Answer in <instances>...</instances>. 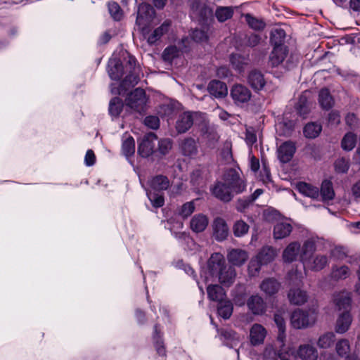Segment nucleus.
I'll use <instances>...</instances> for the list:
<instances>
[{
	"instance_id": "1",
	"label": "nucleus",
	"mask_w": 360,
	"mask_h": 360,
	"mask_svg": "<svg viewBox=\"0 0 360 360\" xmlns=\"http://www.w3.org/2000/svg\"><path fill=\"white\" fill-rule=\"evenodd\" d=\"M127 73L118 88L112 87L114 94H124L129 89L134 86L139 80V67L136 65V59L129 56L124 68L120 60L113 58L108 62V74L112 79L119 80L124 74Z\"/></svg>"
},
{
	"instance_id": "2",
	"label": "nucleus",
	"mask_w": 360,
	"mask_h": 360,
	"mask_svg": "<svg viewBox=\"0 0 360 360\" xmlns=\"http://www.w3.org/2000/svg\"><path fill=\"white\" fill-rule=\"evenodd\" d=\"M155 16L153 8L148 4L142 3L138 8L136 25L141 32L142 36L150 45L155 44L160 38L166 34L170 27V21H165L160 27L150 32V26Z\"/></svg>"
},
{
	"instance_id": "3",
	"label": "nucleus",
	"mask_w": 360,
	"mask_h": 360,
	"mask_svg": "<svg viewBox=\"0 0 360 360\" xmlns=\"http://www.w3.org/2000/svg\"><path fill=\"white\" fill-rule=\"evenodd\" d=\"M207 268L212 276L218 277L221 284L229 287L236 278V273L234 268L226 264L223 255L214 253L211 255L207 262Z\"/></svg>"
},
{
	"instance_id": "4",
	"label": "nucleus",
	"mask_w": 360,
	"mask_h": 360,
	"mask_svg": "<svg viewBox=\"0 0 360 360\" xmlns=\"http://www.w3.org/2000/svg\"><path fill=\"white\" fill-rule=\"evenodd\" d=\"M333 303L338 311H342L338 316L335 323V331L338 333L347 332L352 323V318L349 313L351 297L348 292H340L334 294Z\"/></svg>"
},
{
	"instance_id": "5",
	"label": "nucleus",
	"mask_w": 360,
	"mask_h": 360,
	"mask_svg": "<svg viewBox=\"0 0 360 360\" xmlns=\"http://www.w3.org/2000/svg\"><path fill=\"white\" fill-rule=\"evenodd\" d=\"M206 115L200 112H185L181 114L176 123V129L179 133H185L193 124L206 126Z\"/></svg>"
},
{
	"instance_id": "6",
	"label": "nucleus",
	"mask_w": 360,
	"mask_h": 360,
	"mask_svg": "<svg viewBox=\"0 0 360 360\" xmlns=\"http://www.w3.org/2000/svg\"><path fill=\"white\" fill-rule=\"evenodd\" d=\"M317 319V312L314 309L303 311L295 310L290 317L291 325L294 328L301 329L313 325Z\"/></svg>"
},
{
	"instance_id": "7",
	"label": "nucleus",
	"mask_w": 360,
	"mask_h": 360,
	"mask_svg": "<svg viewBox=\"0 0 360 360\" xmlns=\"http://www.w3.org/2000/svg\"><path fill=\"white\" fill-rule=\"evenodd\" d=\"M222 181L227 185L233 195L240 193L245 190V182L236 169L227 170L223 176Z\"/></svg>"
},
{
	"instance_id": "8",
	"label": "nucleus",
	"mask_w": 360,
	"mask_h": 360,
	"mask_svg": "<svg viewBox=\"0 0 360 360\" xmlns=\"http://www.w3.org/2000/svg\"><path fill=\"white\" fill-rule=\"evenodd\" d=\"M126 105L133 110L141 113L146 110L147 98L143 89L137 88L126 98Z\"/></svg>"
},
{
	"instance_id": "9",
	"label": "nucleus",
	"mask_w": 360,
	"mask_h": 360,
	"mask_svg": "<svg viewBox=\"0 0 360 360\" xmlns=\"http://www.w3.org/2000/svg\"><path fill=\"white\" fill-rule=\"evenodd\" d=\"M230 96L236 105L243 106L250 101L252 92L246 86L236 84L231 87Z\"/></svg>"
},
{
	"instance_id": "10",
	"label": "nucleus",
	"mask_w": 360,
	"mask_h": 360,
	"mask_svg": "<svg viewBox=\"0 0 360 360\" xmlns=\"http://www.w3.org/2000/svg\"><path fill=\"white\" fill-rule=\"evenodd\" d=\"M157 139V136L153 133L145 135L139 145V154L143 158H147L153 154Z\"/></svg>"
},
{
	"instance_id": "11",
	"label": "nucleus",
	"mask_w": 360,
	"mask_h": 360,
	"mask_svg": "<svg viewBox=\"0 0 360 360\" xmlns=\"http://www.w3.org/2000/svg\"><path fill=\"white\" fill-rule=\"evenodd\" d=\"M213 236L218 241L225 240L229 233V229L226 221L221 217H217L212 224Z\"/></svg>"
},
{
	"instance_id": "12",
	"label": "nucleus",
	"mask_w": 360,
	"mask_h": 360,
	"mask_svg": "<svg viewBox=\"0 0 360 360\" xmlns=\"http://www.w3.org/2000/svg\"><path fill=\"white\" fill-rule=\"evenodd\" d=\"M249 310L255 315H262L266 310V304L259 295H253L247 300Z\"/></svg>"
},
{
	"instance_id": "13",
	"label": "nucleus",
	"mask_w": 360,
	"mask_h": 360,
	"mask_svg": "<svg viewBox=\"0 0 360 360\" xmlns=\"http://www.w3.org/2000/svg\"><path fill=\"white\" fill-rule=\"evenodd\" d=\"M292 355L298 356L302 360H316L318 358V351L311 345L303 344L299 346L295 354L292 352Z\"/></svg>"
},
{
	"instance_id": "14",
	"label": "nucleus",
	"mask_w": 360,
	"mask_h": 360,
	"mask_svg": "<svg viewBox=\"0 0 360 360\" xmlns=\"http://www.w3.org/2000/svg\"><path fill=\"white\" fill-rule=\"evenodd\" d=\"M267 331L266 328L259 323H255L250 330V343L254 345H259L262 344L266 336Z\"/></svg>"
},
{
	"instance_id": "15",
	"label": "nucleus",
	"mask_w": 360,
	"mask_h": 360,
	"mask_svg": "<svg viewBox=\"0 0 360 360\" xmlns=\"http://www.w3.org/2000/svg\"><path fill=\"white\" fill-rule=\"evenodd\" d=\"M212 193L217 198L224 202H229L233 197L223 181H219L214 185Z\"/></svg>"
},
{
	"instance_id": "16",
	"label": "nucleus",
	"mask_w": 360,
	"mask_h": 360,
	"mask_svg": "<svg viewBox=\"0 0 360 360\" xmlns=\"http://www.w3.org/2000/svg\"><path fill=\"white\" fill-rule=\"evenodd\" d=\"M210 94L217 98H223L228 94L226 84L219 80L214 79L210 82L207 86Z\"/></svg>"
},
{
	"instance_id": "17",
	"label": "nucleus",
	"mask_w": 360,
	"mask_h": 360,
	"mask_svg": "<svg viewBox=\"0 0 360 360\" xmlns=\"http://www.w3.org/2000/svg\"><path fill=\"white\" fill-rule=\"evenodd\" d=\"M296 150L294 143L286 141L282 143L278 148V158L281 162H288L293 157Z\"/></svg>"
},
{
	"instance_id": "18",
	"label": "nucleus",
	"mask_w": 360,
	"mask_h": 360,
	"mask_svg": "<svg viewBox=\"0 0 360 360\" xmlns=\"http://www.w3.org/2000/svg\"><path fill=\"white\" fill-rule=\"evenodd\" d=\"M209 224V219L207 215L199 213L195 214L190 221V228L195 233L204 231Z\"/></svg>"
},
{
	"instance_id": "19",
	"label": "nucleus",
	"mask_w": 360,
	"mask_h": 360,
	"mask_svg": "<svg viewBox=\"0 0 360 360\" xmlns=\"http://www.w3.org/2000/svg\"><path fill=\"white\" fill-rule=\"evenodd\" d=\"M300 244L298 242L290 243L283 252V259L285 262H292L300 257Z\"/></svg>"
},
{
	"instance_id": "20",
	"label": "nucleus",
	"mask_w": 360,
	"mask_h": 360,
	"mask_svg": "<svg viewBox=\"0 0 360 360\" xmlns=\"http://www.w3.org/2000/svg\"><path fill=\"white\" fill-rule=\"evenodd\" d=\"M288 297L290 302L295 305H302L308 300L307 292L300 288H290Z\"/></svg>"
},
{
	"instance_id": "21",
	"label": "nucleus",
	"mask_w": 360,
	"mask_h": 360,
	"mask_svg": "<svg viewBox=\"0 0 360 360\" xmlns=\"http://www.w3.org/2000/svg\"><path fill=\"white\" fill-rule=\"evenodd\" d=\"M289 357V352H283V350L281 349L277 352L275 348L269 345L266 347L263 352L262 359L263 360H278L279 358L281 360H290Z\"/></svg>"
},
{
	"instance_id": "22",
	"label": "nucleus",
	"mask_w": 360,
	"mask_h": 360,
	"mask_svg": "<svg viewBox=\"0 0 360 360\" xmlns=\"http://www.w3.org/2000/svg\"><path fill=\"white\" fill-rule=\"evenodd\" d=\"M248 82L251 87L256 91L263 89L266 84L264 75L257 70H253L250 72Z\"/></svg>"
},
{
	"instance_id": "23",
	"label": "nucleus",
	"mask_w": 360,
	"mask_h": 360,
	"mask_svg": "<svg viewBox=\"0 0 360 360\" xmlns=\"http://www.w3.org/2000/svg\"><path fill=\"white\" fill-rule=\"evenodd\" d=\"M227 258L229 262L234 266L243 265L248 258L247 252L240 249L231 250L228 255Z\"/></svg>"
},
{
	"instance_id": "24",
	"label": "nucleus",
	"mask_w": 360,
	"mask_h": 360,
	"mask_svg": "<svg viewBox=\"0 0 360 360\" xmlns=\"http://www.w3.org/2000/svg\"><path fill=\"white\" fill-rule=\"evenodd\" d=\"M288 50L285 46H275L271 53L269 60L273 66L281 64L285 58Z\"/></svg>"
},
{
	"instance_id": "25",
	"label": "nucleus",
	"mask_w": 360,
	"mask_h": 360,
	"mask_svg": "<svg viewBox=\"0 0 360 360\" xmlns=\"http://www.w3.org/2000/svg\"><path fill=\"white\" fill-rule=\"evenodd\" d=\"M292 229L291 224L288 221L276 223L274 229V236L276 239H282L290 235Z\"/></svg>"
},
{
	"instance_id": "26",
	"label": "nucleus",
	"mask_w": 360,
	"mask_h": 360,
	"mask_svg": "<svg viewBox=\"0 0 360 360\" xmlns=\"http://www.w3.org/2000/svg\"><path fill=\"white\" fill-rule=\"evenodd\" d=\"M316 250L315 242L313 239H308L304 241L303 245L300 246V259L303 263L307 264V262L309 260V257Z\"/></svg>"
},
{
	"instance_id": "27",
	"label": "nucleus",
	"mask_w": 360,
	"mask_h": 360,
	"mask_svg": "<svg viewBox=\"0 0 360 360\" xmlns=\"http://www.w3.org/2000/svg\"><path fill=\"white\" fill-rule=\"evenodd\" d=\"M149 185L151 189L160 191L167 190L170 186V182L167 176L158 175L149 181Z\"/></svg>"
},
{
	"instance_id": "28",
	"label": "nucleus",
	"mask_w": 360,
	"mask_h": 360,
	"mask_svg": "<svg viewBox=\"0 0 360 360\" xmlns=\"http://www.w3.org/2000/svg\"><path fill=\"white\" fill-rule=\"evenodd\" d=\"M297 188L300 193L312 199H317L319 196V189L305 182L297 184Z\"/></svg>"
},
{
	"instance_id": "29",
	"label": "nucleus",
	"mask_w": 360,
	"mask_h": 360,
	"mask_svg": "<svg viewBox=\"0 0 360 360\" xmlns=\"http://www.w3.org/2000/svg\"><path fill=\"white\" fill-rule=\"evenodd\" d=\"M328 264V258L326 255H316L311 262L309 259L304 266H307L314 271H320L326 266Z\"/></svg>"
},
{
	"instance_id": "30",
	"label": "nucleus",
	"mask_w": 360,
	"mask_h": 360,
	"mask_svg": "<svg viewBox=\"0 0 360 360\" xmlns=\"http://www.w3.org/2000/svg\"><path fill=\"white\" fill-rule=\"evenodd\" d=\"M277 253L274 248L272 247H264L258 253L257 258L260 264H266L273 261L276 256Z\"/></svg>"
},
{
	"instance_id": "31",
	"label": "nucleus",
	"mask_w": 360,
	"mask_h": 360,
	"mask_svg": "<svg viewBox=\"0 0 360 360\" xmlns=\"http://www.w3.org/2000/svg\"><path fill=\"white\" fill-rule=\"evenodd\" d=\"M274 322L278 329L277 340L281 342V347H283L285 340V321L281 314H276L274 315Z\"/></svg>"
},
{
	"instance_id": "32",
	"label": "nucleus",
	"mask_w": 360,
	"mask_h": 360,
	"mask_svg": "<svg viewBox=\"0 0 360 360\" xmlns=\"http://www.w3.org/2000/svg\"><path fill=\"white\" fill-rule=\"evenodd\" d=\"M207 292L208 297L211 300L218 302L224 300L226 296L224 288L219 285H209Z\"/></svg>"
},
{
	"instance_id": "33",
	"label": "nucleus",
	"mask_w": 360,
	"mask_h": 360,
	"mask_svg": "<svg viewBox=\"0 0 360 360\" xmlns=\"http://www.w3.org/2000/svg\"><path fill=\"white\" fill-rule=\"evenodd\" d=\"M280 283L274 278H267L262 281L260 289L266 295H271L278 292Z\"/></svg>"
},
{
	"instance_id": "34",
	"label": "nucleus",
	"mask_w": 360,
	"mask_h": 360,
	"mask_svg": "<svg viewBox=\"0 0 360 360\" xmlns=\"http://www.w3.org/2000/svg\"><path fill=\"white\" fill-rule=\"evenodd\" d=\"M319 193H321L323 202L333 200L335 196V192L331 181L328 180L323 181Z\"/></svg>"
},
{
	"instance_id": "35",
	"label": "nucleus",
	"mask_w": 360,
	"mask_h": 360,
	"mask_svg": "<svg viewBox=\"0 0 360 360\" xmlns=\"http://www.w3.org/2000/svg\"><path fill=\"white\" fill-rule=\"evenodd\" d=\"M217 311L220 316L224 319H228L232 314L233 304L229 300L224 299L219 302Z\"/></svg>"
},
{
	"instance_id": "36",
	"label": "nucleus",
	"mask_w": 360,
	"mask_h": 360,
	"mask_svg": "<svg viewBox=\"0 0 360 360\" xmlns=\"http://www.w3.org/2000/svg\"><path fill=\"white\" fill-rule=\"evenodd\" d=\"M322 127L316 122L308 123L304 128V135L308 139H314L321 133Z\"/></svg>"
},
{
	"instance_id": "37",
	"label": "nucleus",
	"mask_w": 360,
	"mask_h": 360,
	"mask_svg": "<svg viewBox=\"0 0 360 360\" xmlns=\"http://www.w3.org/2000/svg\"><path fill=\"white\" fill-rule=\"evenodd\" d=\"M350 275V270L348 266L342 265L340 266H333L331 271V277L335 280L345 279Z\"/></svg>"
},
{
	"instance_id": "38",
	"label": "nucleus",
	"mask_w": 360,
	"mask_h": 360,
	"mask_svg": "<svg viewBox=\"0 0 360 360\" xmlns=\"http://www.w3.org/2000/svg\"><path fill=\"white\" fill-rule=\"evenodd\" d=\"M319 101L321 106L324 109H329L333 106V99L327 89H323L320 91Z\"/></svg>"
},
{
	"instance_id": "39",
	"label": "nucleus",
	"mask_w": 360,
	"mask_h": 360,
	"mask_svg": "<svg viewBox=\"0 0 360 360\" xmlns=\"http://www.w3.org/2000/svg\"><path fill=\"white\" fill-rule=\"evenodd\" d=\"M181 150L185 155L192 156L197 154L196 143L193 139H186L181 144Z\"/></svg>"
},
{
	"instance_id": "40",
	"label": "nucleus",
	"mask_w": 360,
	"mask_h": 360,
	"mask_svg": "<svg viewBox=\"0 0 360 360\" xmlns=\"http://www.w3.org/2000/svg\"><path fill=\"white\" fill-rule=\"evenodd\" d=\"M248 58L238 54H232L230 58L231 63L234 69L242 72L248 64Z\"/></svg>"
},
{
	"instance_id": "41",
	"label": "nucleus",
	"mask_w": 360,
	"mask_h": 360,
	"mask_svg": "<svg viewBox=\"0 0 360 360\" xmlns=\"http://www.w3.org/2000/svg\"><path fill=\"white\" fill-rule=\"evenodd\" d=\"M122 150L123 154L126 157H129L134 153L135 142L134 139L131 136H127L124 139H123Z\"/></svg>"
},
{
	"instance_id": "42",
	"label": "nucleus",
	"mask_w": 360,
	"mask_h": 360,
	"mask_svg": "<svg viewBox=\"0 0 360 360\" xmlns=\"http://www.w3.org/2000/svg\"><path fill=\"white\" fill-rule=\"evenodd\" d=\"M153 340L157 353L160 356H165L166 355V350L157 326H155L154 328Z\"/></svg>"
},
{
	"instance_id": "43",
	"label": "nucleus",
	"mask_w": 360,
	"mask_h": 360,
	"mask_svg": "<svg viewBox=\"0 0 360 360\" xmlns=\"http://www.w3.org/2000/svg\"><path fill=\"white\" fill-rule=\"evenodd\" d=\"M335 341V335L332 332H328L321 335L317 341V345L320 348H328Z\"/></svg>"
},
{
	"instance_id": "44",
	"label": "nucleus",
	"mask_w": 360,
	"mask_h": 360,
	"mask_svg": "<svg viewBox=\"0 0 360 360\" xmlns=\"http://www.w3.org/2000/svg\"><path fill=\"white\" fill-rule=\"evenodd\" d=\"M248 224L243 220L236 221L233 226V234L236 237L243 236L248 232Z\"/></svg>"
},
{
	"instance_id": "45",
	"label": "nucleus",
	"mask_w": 360,
	"mask_h": 360,
	"mask_svg": "<svg viewBox=\"0 0 360 360\" xmlns=\"http://www.w3.org/2000/svg\"><path fill=\"white\" fill-rule=\"evenodd\" d=\"M233 13L231 7H218L215 11V15L219 22H224L231 18Z\"/></svg>"
},
{
	"instance_id": "46",
	"label": "nucleus",
	"mask_w": 360,
	"mask_h": 360,
	"mask_svg": "<svg viewBox=\"0 0 360 360\" xmlns=\"http://www.w3.org/2000/svg\"><path fill=\"white\" fill-rule=\"evenodd\" d=\"M356 136L351 132L347 133L342 140V148L345 150H352L356 146Z\"/></svg>"
},
{
	"instance_id": "47",
	"label": "nucleus",
	"mask_w": 360,
	"mask_h": 360,
	"mask_svg": "<svg viewBox=\"0 0 360 360\" xmlns=\"http://www.w3.org/2000/svg\"><path fill=\"white\" fill-rule=\"evenodd\" d=\"M122 107L123 103L122 100L117 97H115L110 102L109 112L112 116L117 117L121 112Z\"/></svg>"
},
{
	"instance_id": "48",
	"label": "nucleus",
	"mask_w": 360,
	"mask_h": 360,
	"mask_svg": "<svg viewBox=\"0 0 360 360\" xmlns=\"http://www.w3.org/2000/svg\"><path fill=\"white\" fill-rule=\"evenodd\" d=\"M285 37V33L282 29H275L271 33V41L275 46H284L282 43Z\"/></svg>"
},
{
	"instance_id": "49",
	"label": "nucleus",
	"mask_w": 360,
	"mask_h": 360,
	"mask_svg": "<svg viewBox=\"0 0 360 360\" xmlns=\"http://www.w3.org/2000/svg\"><path fill=\"white\" fill-rule=\"evenodd\" d=\"M174 110V104L171 101H167L160 105L158 113L161 117H169L173 115Z\"/></svg>"
},
{
	"instance_id": "50",
	"label": "nucleus",
	"mask_w": 360,
	"mask_h": 360,
	"mask_svg": "<svg viewBox=\"0 0 360 360\" xmlns=\"http://www.w3.org/2000/svg\"><path fill=\"white\" fill-rule=\"evenodd\" d=\"M245 18L248 25L254 30H260L265 27V23L263 20L257 19L250 14H246Z\"/></svg>"
},
{
	"instance_id": "51",
	"label": "nucleus",
	"mask_w": 360,
	"mask_h": 360,
	"mask_svg": "<svg viewBox=\"0 0 360 360\" xmlns=\"http://www.w3.org/2000/svg\"><path fill=\"white\" fill-rule=\"evenodd\" d=\"M180 51L175 46H170L166 48L162 53V58L165 61L171 62L174 58L179 56Z\"/></svg>"
},
{
	"instance_id": "52",
	"label": "nucleus",
	"mask_w": 360,
	"mask_h": 360,
	"mask_svg": "<svg viewBox=\"0 0 360 360\" xmlns=\"http://www.w3.org/2000/svg\"><path fill=\"white\" fill-rule=\"evenodd\" d=\"M147 195L154 207H160L163 206L165 200L162 195L149 191H147Z\"/></svg>"
},
{
	"instance_id": "53",
	"label": "nucleus",
	"mask_w": 360,
	"mask_h": 360,
	"mask_svg": "<svg viewBox=\"0 0 360 360\" xmlns=\"http://www.w3.org/2000/svg\"><path fill=\"white\" fill-rule=\"evenodd\" d=\"M336 351L339 356H344L349 354L350 347L348 340L342 339L336 344Z\"/></svg>"
},
{
	"instance_id": "54",
	"label": "nucleus",
	"mask_w": 360,
	"mask_h": 360,
	"mask_svg": "<svg viewBox=\"0 0 360 360\" xmlns=\"http://www.w3.org/2000/svg\"><path fill=\"white\" fill-rule=\"evenodd\" d=\"M195 209L193 201L187 202L181 206L179 213L183 218H187L195 211Z\"/></svg>"
},
{
	"instance_id": "55",
	"label": "nucleus",
	"mask_w": 360,
	"mask_h": 360,
	"mask_svg": "<svg viewBox=\"0 0 360 360\" xmlns=\"http://www.w3.org/2000/svg\"><path fill=\"white\" fill-rule=\"evenodd\" d=\"M349 167V160L345 158L338 159L335 162L336 172L339 173H346Z\"/></svg>"
},
{
	"instance_id": "56",
	"label": "nucleus",
	"mask_w": 360,
	"mask_h": 360,
	"mask_svg": "<svg viewBox=\"0 0 360 360\" xmlns=\"http://www.w3.org/2000/svg\"><path fill=\"white\" fill-rule=\"evenodd\" d=\"M108 10L111 16L115 20H121L122 17V12L120 9V6L115 2H110L108 4Z\"/></svg>"
},
{
	"instance_id": "57",
	"label": "nucleus",
	"mask_w": 360,
	"mask_h": 360,
	"mask_svg": "<svg viewBox=\"0 0 360 360\" xmlns=\"http://www.w3.org/2000/svg\"><path fill=\"white\" fill-rule=\"evenodd\" d=\"M160 153L167 154L172 148V141L169 139H164L158 142Z\"/></svg>"
},
{
	"instance_id": "58",
	"label": "nucleus",
	"mask_w": 360,
	"mask_h": 360,
	"mask_svg": "<svg viewBox=\"0 0 360 360\" xmlns=\"http://www.w3.org/2000/svg\"><path fill=\"white\" fill-rule=\"evenodd\" d=\"M145 124L153 129H158L160 126V120L158 117L150 115L147 116L144 120Z\"/></svg>"
},
{
	"instance_id": "59",
	"label": "nucleus",
	"mask_w": 360,
	"mask_h": 360,
	"mask_svg": "<svg viewBox=\"0 0 360 360\" xmlns=\"http://www.w3.org/2000/svg\"><path fill=\"white\" fill-rule=\"evenodd\" d=\"M262 264H260L259 261H258L257 258L256 259H252L250 261L248 265V271L249 274L251 276H255L257 274L260 269V266Z\"/></svg>"
},
{
	"instance_id": "60",
	"label": "nucleus",
	"mask_w": 360,
	"mask_h": 360,
	"mask_svg": "<svg viewBox=\"0 0 360 360\" xmlns=\"http://www.w3.org/2000/svg\"><path fill=\"white\" fill-rule=\"evenodd\" d=\"M192 38L198 42L204 41L207 39L206 32L201 30H195L192 32Z\"/></svg>"
},
{
	"instance_id": "61",
	"label": "nucleus",
	"mask_w": 360,
	"mask_h": 360,
	"mask_svg": "<svg viewBox=\"0 0 360 360\" xmlns=\"http://www.w3.org/2000/svg\"><path fill=\"white\" fill-rule=\"evenodd\" d=\"M297 111L301 115H307L309 111V108L305 103V97L303 96L300 98L299 104L297 105Z\"/></svg>"
},
{
	"instance_id": "62",
	"label": "nucleus",
	"mask_w": 360,
	"mask_h": 360,
	"mask_svg": "<svg viewBox=\"0 0 360 360\" xmlns=\"http://www.w3.org/2000/svg\"><path fill=\"white\" fill-rule=\"evenodd\" d=\"M96 161V156L92 150H88L86 151L85 158H84V162L86 166H92L94 165Z\"/></svg>"
},
{
	"instance_id": "63",
	"label": "nucleus",
	"mask_w": 360,
	"mask_h": 360,
	"mask_svg": "<svg viewBox=\"0 0 360 360\" xmlns=\"http://www.w3.org/2000/svg\"><path fill=\"white\" fill-rule=\"evenodd\" d=\"M245 141L249 146H252L257 141V136L252 129L246 130Z\"/></svg>"
},
{
	"instance_id": "64",
	"label": "nucleus",
	"mask_w": 360,
	"mask_h": 360,
	"mask_svg": "<svg viewBox=\"0 0 360 360\" xmlns=\"http://www.w3.org/2000/svg\"><path fill=\"white\" fill-rule=\"evenodd\" d=\"M351 191L352 196L360 202V180L353 184Z\"/></svg>"
}]
</instances>
